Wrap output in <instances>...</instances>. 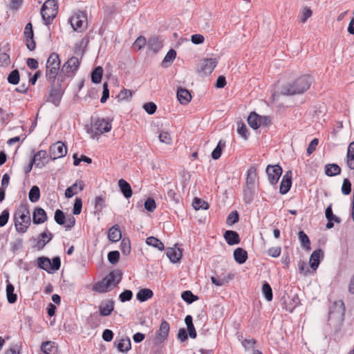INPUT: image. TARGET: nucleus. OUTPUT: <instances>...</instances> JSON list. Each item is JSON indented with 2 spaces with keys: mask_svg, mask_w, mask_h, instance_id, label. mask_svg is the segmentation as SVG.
Returning <instances> with one entry per match:
<instances>
[{
  "mask_svg": "<svg viewBox=\"0 0 354 354\" xmlns=\"http://www.w3.org/2000/svg\"><path fill=\"white\" fill-rule=\"evenodd\" d=\"M167 195L168 196V198L174 201L175 203H179V196L176 194V190L174 189H169L168 191H167Z\"/></svg>",
  "mask_w": 354,
  "mask_h": 354,
  "instance_id": "69168bd1",
  "label": "nucleus"
},
{
  "mask_svg": "<svg viewBox=\"0 0 354 354\" xmlns=\"http://www.w3.org/2000/svg\"><path fill=\"white\" fill-rule=\"evenodd\" d=\"M153 291L149 288H142L136 295L137 299L140 301H145L153 297Z\"/></svg>",
  "mask_w": 354,
  "mask_h": 354,
  "instance_id": "f704fd0d",
  "label": "nucleus"
},
{
  "mask_svg": "<svg viewBox=\"0 0 354 354\" xmlns=\"http://www.w3.org/2000/svg\"><path fill=\"white\" fill-rule=\"evenodd\" d=\"M48 219L47 214L45 210L41 207L35 209L32 214V222L35 224H41L45 223Z\"/></svg>",
  "mask_w": 354,
  "mask_h": 354,
  "instance_id": "f3484780",
  "label": "nucleus"
},
{
  "mask_svg": "<svg viewBox=\"0 0 354 354\" xmlns=\"http://www.w3.org/2000/svg\"><path fill=\"white\" fill-rule=\"evenodd\" d=\"M28 198L32 203H36L39 200L40 191L37 186L32 187L28 194Z\"/></svg>",
  "mask_w": 354,
  "mask_h": 354,
  "instance_id": "c03bdc74",
  "label": "nucleus"
},
{
  "mask_svg": "<svg viewBox=\"0 0 354 354\" xmlns=\"http://www.w3.org/2000/svg\"><path fill=\"white\" fill-rule=\"evenodd\" d=\"M105 207V197L98 196L95 198V209L101 211Z\"/></svg>",
  "mask_w": 354,
  "mask_h": 354,
  "instance_id": "5fc2aeb1",
  "label": "nucleus"
},
{
  "mask_svg": "<svg viewBox=\"0 0 354 354\" xmlns=\"http://www.w3.org/2000/svg\"><path fill=\"white\" fill-rule=\"evenodd\" d=\"M156 207L155 201L153 198H147L145 202V208L149 212H153Z\"/></svg>",
  "mask_w": 354,
  "mask_h": 354,
  "instance_id": "680f3d73",
  "label": "nucleus"
},
{
  "mask_svg": "<svg viewBox=\"0 0 354 354\" xmlns=\"http://www.w3.org/2000/svg\"><path fill=\"white\" fill-rule=\"evenodd\" d=\"M58 12V3L55 0H47L41 8V15L45 24L50 25Z\"/></svg>",
  "mask_w": 354,
  "mask_h": 354,
  "instance_id": "39448f33",
  "label": "nucleus"
},
{
  "mask_svg": "<svg viewBox=\"0 0 354 354\" xmlns=\"http://www.w3.org/2000/svg\"><path fill=\"white\" fill-rule=\"evenodd\" d=\"M216 65L217 61L216 60V59H205L201 62V71L205 75L211 74L216 68Z\"/></svg>",
  "mask_w": 354,
  "mask_h": 354,
  "instance_id": "2eb2a0df",
  "label": "nucleus"
},
{
  "mask_svg": "<svg viewBox=\"0 0 354 354\" xmlns=\"http://www.w3.org/2000/svg\"><path fill=\"white\" fill-rule=\"evenodd\" d=\"M225 147V141L223 140H220L218 142L217 146L213 150L212 153V157L214 160H218L221 154L223 149Z\"/></svg>",
  "mask_w": 354,
  "mask_h": 354,
  "instance_id": "58836bf2",
  "label": "nucleus"
},
{
  "mask_svg": "<svg viewBox=\"0 0 354 354\" xmlns=\"http://www.w3.org/2000/svg\"><path fill=\"white\" fill-rule=\"evenodd\" d=\"M257 177V169L255 165H251L246 174V183L248 185H254Z\"/></svg>",
  "mask_w": 354,
  "mask_h": 354,
  "instance_id": "c85d7f7f",
  "label": "nucleus"
},
{
  "mask_svg": "<svg viewBox=\"0 0 354 354\" xmlns=\"http://www.w3.org/2000/svg\"><path fill=\"white\" fill-rule=\"evenodd\" d=\"M114 310V302L112 300H106L99 306L101 316H109Z\"/></svg>",
  "mask_w": 354,
  "mask_h": 354,
  "instance_id": "aec40b11",
  "label": "nucleus"
},
{
  "mask_svg": "<svg viewBox=\"0 0 354 354\" xmlns=\"http://www.w3.org/2000/svg\"><path fill=\"white\" fill-rule=\"evenodd\" d=\"M313 81V79L310 75H301L292 82L283 84L281 93L284 95L302 94L310 88Z\"/></svg>",
  "mask_w": 354,
  "mask_h": 354,
  "instance_id": "f257e3e1",
  "label": "nucleus"
},
{
  "mask_svg": "<svg viewBox=\"0 0 354 354\" xmlns=\"http://www.w3.org/2000/svg\"><path fill=\"white\" fill-rule=\"evenodd\" d=\"M80 64V60L76 57H71L63 65L62 71L68 77L71 76L77 70Z\"/></svg>",
  "mask_w": 354,
  "mask_h": 354,
  "instance_id": "9d476101",
  "label": "nucleus"
},
{
  "mask_svg": "<svg viewBox=\"0 0 354 354\" xmlns=\"http://www.w3.org/2000/svg\"><path fill=\"white\" fill-rule=\"evenodd\" d=\"M176 51L174 50H173V49L169 50L167 52V55H165V58L163 59V63H165V62L171 63V62H173V61L176 58Z\"/></svg>",
  "mask_w": 354,
  "mask_h": 354,
  "instance_id": "774afa93",
  "label": "nucleus"
},
{
  "mask_svg": "<svg viewBox=\"0 0 354 354\" xmlns=\"http://www.w3.org/2000/svg\"><path fill=\"white\" fill-rule=\"evenodd\" d=\"M115 274L113 272H111L100 281L95 283L93 285L92 290L99 293L107 292L119 283L120 278L116 282H115Z\"/></svg>",
  "mask_w": 354,
  "mask_h": 354,
  "instance_id": "423d86ee",
  "label": "nucleus"
},
{
  "mask_svg": "<svg viewBox=\"0 0 354 354\" xmlns=\"http://www.w3.org/2000/svg\"><path fill=\"white\" fill-rule=\"evenodd\" d=\"M59 55L53 53L47 59L46 66V77L50 84H54L60 68Z\"/></svg>",
  "mask_w": 354,
  "mask_h": 354,
  "instance_id": "20e7f679",
  "label": "nucleus"
},
{
  "mask_svg": "<svg viewBox=\"0 0 354 354\" xmlns=\"http://www.w3.org/2000/svg\"><path fill=\"white\" fill-rule=\"evenodd\" d=\"M224 238L227 244L232 245L238 244L240 242V238L239 234L232 230H227L224 234Z\"/></svg>",
  "mask_w": 354,
  "mask_h": 354,
  "instance_id": "5701e85b",
  "label": "nucleus"
},
{
  "mask_svg": "<svg viewBox=\"0 0 354 354\" xmlns=\"http://www.w3.org/2000/svg\"><path fill=\"white\" fill-rule=\"evenodd\" d=\"M62 96V92L61 89L53 88L50 91V93L47 97V102H50L55 104L56 106L59 105Z\"/></svg>",
  "mask_w": 354,
  "mask_h": 354,
  "instance_id": "6ab92c4d",
  "label": "nucleus"
},
{
  "mask_svg": "<svg viewBox=\"0 0 354 354\" xmlns=\"http://www.w3.org/2000/svg\"><path fill=\"white\" fill-rule=\"evenodd\" d=\"M324 257V252L321 249L315 250L310 255L309 263L310 268L315 271L319 263H320V259L323 258Z\"/></svg>",
  "mask_w": 354,
  "mask_h": 354,
  "instance_id": "dca6fc26",
  "label": "nucleus"
},
{
  "mask_svg": "<svg viewBox=\"0 0 354 354\" xmlns=\"http://www.w3.org/2000/svg\"><path fill=\"white\" fill-rule=\"evenodd\" d=\"M239 219V215L237 211H232L227 216L226 223L228 225H232L233 224L237 223Z\"/></svg>",
  "mask_w": 354,
  "mask_h": 354,
  "instance_id": "3c124183",
  "label": "nucleus"
},
{
  "mask_svg": "<svg viewBox=\"0 0 354 354\" xmlns=\"http://www.w3.org/2000/svg\"><path fill=\"white\" fill-rule=\"evenodd\" d=\"M67 148L64 143L59 141L50 147V154L53 159L62 158L66 155Z\"/></svg>",
  "mask_w": 354,
  "mask_h": 354,
  "instance_id": "9b49d317",
  "label": "nucleus"
},
{
  "mask_svg": "<svg viewBox=\"0 0 354 354\" xmlns=\"http://www.w3.org/2000/svg\"><path fill=\"white\" fill-rule=\"evenodd\" d=\"M262 292L265 298L268 301L272 299V290L268 283L266 282L263 283L262 287Z\"/></svg>",
  "mask_w": 354,
  "mask_h": 354,
  "instance_id": "de8ad7c7",
  "label": "nucleus"
},
{
  "mask_svg": "<svg viewBox=\"0 0 354 354\" xmlns=\"http://www.w3.org/2000/svg\"><path fill=\"white\" fill-rule=\"evenodd\" d=\"M108 238L112 242H117L122 238V232L118 225H114L108 232Z\"/></svg>",
  "mask_w": 354,
  "mask_h": 354,
  "instance_id": "4be33fe9",
  "label": "nucleus"
},
{
  "mask_svg": "<svg viewBox=\"0 0 354 354\" xmlns=\"http://www.w3.org/2000/svg\"><path fill=\"white\" fill-rule=\"evenodd\" d=\"M70 23L74 30L83 32L87 28V14L82 11L75 12L71 18Z\"/></svg>",
  "mask_w": 354,
  "mask_h": 354,
  "instance_id": "0eeeda50",
  "label": "nucleus"
},
{
  "mask_svg": "<svg viewBox=\"0 0 354 354\" xmlns=\"http://www.w3.org/2000/svg\"><path fill=\"white\" fill-rule=\"evenodd\" d=\"M260 115L256 113H251L248 118V122L250 127L257 129L261 127Z\"/></svg>",
  "mask_w": 354,
  "mask_h": 354,
  "instance_id": "473e14b6",
  "label": "nucleus"
},
{
  "mask_svg": "<svg viewBox=\"0 0 354 354\" xmlns=\"http://www.w3.org/2000/svg\"><path fill=\"white\" fill-rule=\"evenodd\" d=\"M159 140L161 142L170 145L172 142L171 137L167 131H162L159 135Z\"/></svg>",
  "mask_w": 354,
  "mask_h": 354,
  "instance_id": "4d7b16f0",
  "label": "nucleus"
},
{
  "mask_svg": "<svg viewBox=\"0 0 354 354\" xmlns=\"http://www.w3.org/2000/svg\"><path fill=\"white\" fill-rule=\"evenodd\" d=\"M120 250L125 256L129 255L131 251V243L129 239H123L120 243Z\"/></svg>",
  "mask_w": 354,
  "mask_h": 354,
  "instance_id": "a18cd8bd",
  "label": "nucleus"
},
{
  "mask_svg": "<svg viewBox=\"0 0 354 354\" xmlns=\"http://www.w3.org/2000/svg\"><path fill=\"white\" fill-rule=\"evenodd\" d=\"M118 349L122 353L127 352L131 348V341L129 338H123L116 343Z\"/></svg>",
  "mask_w": 354,
  "mask_h": 354,
  "instance_id": "c9c22d12",
  "label": "nucleus"
},
{
  "mask_svg": "<svg viewBox=\"0 0 354 354\" xmlns=\"http://www.w3.org/2000/svg\"><path fill=\"white\" fill-rule=\"evenodd\" d=\"M341 168L336 164H328L325 166V174L328 176H334L339 174Z\"/></svg>",
  "mask_w": 354,
  "mask_h": 354,
  "instance_id": "e433bc0d",
  "label": "nucleus"
},
{
  "mask_svg": "<svg viewBox=\"0 0 354 354\" xmlns=\"http://www.w3.org/2000/svg\"><path fill=\"white\" fill-rule=\"evenodd\" d=\"M146 243L148 245L157 248L160 251H162L165 249L164 243L154 236H149L147 238Z\"/></svg>",
  "mask_w": 354,
  "mask_h": 354,
  "instance_id": "72a5a7b5",
  "label": "nucleus"
},
{
  "mask_svg": "<svg viewBox=\"0 0 354 354\" xmlns=\"http://www.w3.org/2000/svg\"><path fill=\"white\" fill-rule=\"evenodd\" d=\"M347 165L351 169H354V144L348 145L347 151Z\"/></svg>",
  "mask_w": 354,
  "mask_h": 354,
  "instance_id": "4c0bfd02",
  "label": "nucleus"
},
{
  "mask_svg": "<svg viewBox=\"0 0 354 354\" xmlns=\"http://www.w3.org/2000/svg\"><path fill=\"white\" fill-rule=\"evenodd\" d=\"M143 109L149 114H153L156 112L157 106L153 102H147L143 105Z\"/></svg>",
  "mask_w": 354,
  "mask_h": 354,
  "instance_id": "e2e57ef3",
  "label": "nucleus"
},
{
  "mask_svg": "<svg viewBox=\"0 0 354 354\" xmlns=\"http://www.w3.org/2000/svg\"><path fill=\"white\" fill-rule=\"evenodd\" d=\"M53 237V235L50 232H44L39 234V240L36 246L39 250L42 249L45 245L48 243Z\"/></svg>",
  "mask_w": 354,
  "mask_h": 354,
  "instance_id": "b1692460",
  "label": "nucleus"
},
{
  "mask_svg": "<svg viewBox=\"0 0 354 354\" xmlns=\"http://www.w3.org/2000/svg\"><path fill=\"white\" fill-rule=\"evenodd\" d=\"M312 15L313 10L307 6L303 7L300 10L298 15L299 22L305 24L306 21L312 16Z\"/></svg>",
  "mask_w": 354,
  "mask_h": 354,
  "instance_id": "7c9ffc66",
  "label": "nucleus"
},
{
  "mask_svg": "<svg viewBox=\"0 0 354 354\" xmlns=\"http://www.w3.org/2000/svg\"><path fill=\"white\" fill-rule=\"evenodd\" d=\"M234 260L239 264L244 263L248 259V252L241 248H238L234 251Z\"/></svg>",
  "mask_w": 354,
  "mask_h": 354,
  "instance_id": "cd10ccee",
  "label": "nucleus"
},
{
  "mask_svg": "<svg viewBox=\"0 0 354 354\" xmlns=\"http://www.w3.org/2000/svg\"><path fill=\"white\" fill-rule=\"evenodd\" d=\"M15 288L12 284L8 283L6 286V296L8 301L10 304H14L16 302L17 296L14 293Z\"/></svg>",
  "mask_w": 354,
  "mask_h": 354,
  "instance_id": "ea45409f",
  "label": "nucleus"
},
{
  "mask_svg": "<svg viewBox=\"0 0 354 354\" xmlns=\"http://www.w3.org/2000/svg\"><path fill=\"white\" fill-rule=\"evenodd\" d=\"M24 38L26 40V44L27 48L30 50H35L36 48V44L33 39L34 33H33V30H32V25L30 22L28 23L26 25L25 28H24Z\"/></svg>",
  "mask_w": 354,
  "mask_h": 354,
  "instance_id": "f8f14e48",
  "label": "nucleus"
},
{
  "mask_svg": "<svg viewBox=\"0 0 354 354\" xmlns=\"http://www.w3.org/2000/svg\"><path fill=\"white\" fill-rule=\"evenodd\" d=\"M325 214L328 221H333L337 223H340V219L333 214L331 206H328L326 208Z\"/></svg>",
  "mask_w": 354,
  "mask_h": 354,
  "instance_id": "6e6d98bb",
  "label": "nucleus"
},
{
  "mask_svg": "<svg viewBox=\"0 0 354 354\" xmlns=\"http://www.w3.org/2000/svg\"><path fill=\"white\" fill-rule=\"evenodd\" d=\"M103 75V69L101 66L96 67L91 73V81L95 84L101 82Z\"/></svg>",
  "mask_w": 354,
  "mask_h": 354,
  "instance_id": "a19ab883",
  "label": "nucleus"
},
{
  "mask_svg": "<svg viewBox=\"0 0 354 354\" xmlns=\"http://www.w3.org/2000/svg\"><path fill=\"white\" fill-rule=\"evenodd\" d=\"M266 172L268 175L269 183L272 185H276L281 176L283 169L279 165H268L266 167Z\"/></svg>",
  "mask_w": 354,
  "mask_h": 354,
  "instance_id": "1a4fd4ad",
  "label": "nucleus"
},
{
  "mask_svg": "<svg viewBox=\"0 0 354 354\" xmlns=\"http://www.w3.org/2000/svg\"><path fill=\"white\" fill-rule=\"evenodd\" d=\"M169 330V323L165 320H162L156 334V342L157 343H162L166 340L168 337Z\"/></svg>",
  "mask_w": 354,
  "mask_h": 354,
  "instance_id": "ddd939ff",
  "label": "nucleus"
},
{
  "mask_svg": "<svg viewBox=\"0 0 354 354\" xmlns=\"http://www.w3.org/2000/svg\"><path fill=\"white\" fill-rule=\"evenodd\" d=\"M47 157V153L44 150L39 151L36 153V154L32 158L30 162V169L32 168V165L35 164L37 167H40L44 165L43 160L46 159Z\"/></svg>",
  "mask_w": 354,
  "mask_h": 354,
  "instance_id": "a878e982",
  "label": "nucleus"
},
{
  "mask_svg": "<svg viewBox=\"0 0 354 354\" xmlns=\"http://www.w3.org/2000/svg\"><path fill=\"white\" fill-rule=\"evenodd\" d=\"M120 259V252L118 251H111L108 254V260L112 264H115Z\"/></svg>",
  "mask_w": 354,
  "mask_h": 354,
  "instance_id": "13d9d810",
  "label": "nucleus"
},
{
  "mask_svg": "<svg viewBox=\"0 0 354 354\" xmlns=\"http://www.w3.org/2000/svg\"><path fill=\"white\" fill-rule=\"evenodd\" d=\"M192 205L196 210L200 209H207L209 207L207 203L198 198L194 199Z\"/></svg>",
  "mask_w": 354,
  "mask_h": 354,
  "instance_id": "49530a36",
  "label": "nucleus"
},
{
  "mask_svg": "<svg viewBox=\"0 0 354 354\" xmlns=\"http://www.w3.org/2000/svg\"><path fill=\"white\" fill-rule=\"evenodd\" d=\"M299 239L301 242V244L303 248H304L307 250H310V241L308 236L304 231H299Z\"/></svg>",
  "mask_w": 354,
  "mask_h": 354,
  "instance_id": "37998d69",
  "label": "nucleus"
},
{
  "mask_svg": "<svg viewBox=\"0 0 354 354\" xmlns=\"http://www.w3.org/2000/svg\"><path fill=\"white\" fill-rule=\"evenodd\" d=\"M177 97L181 104H187L192 100L190 93L185 88H180L178 90Z\"/></svg>",
  "mask_w": 354,
  "mask_h": 354,
  "instance_id": "bb28decb",
  "label": "nucleus"
},
{
  "mask_svg": "<svg viewBox=\"0 0 354 354\" xmlns=\"http://www.w3.org/2000/svg\"><path fill=\"white\" fill-rule=\"evenodd\" d=\"M118 186L120 191L126 198H129L132 196V189L130 184L124 179H120L118 181Z\"/></svg>",
  "mask_w": 354,
  "mask_h": 354,
  "instance_id": "393cba45",
  "label": "nucleus"
},
{
  "mask_svg": "<svg viewBox=\"0 0 354 354\" xmlns=\"http://www.w3.org/2000/svg\"><path fill=\"white\" fill-rule=\"evenodd\" d=\"M112 129L111 122L104 118H97L93 119L91 122V127L87 132L92 138H95L105 133L109 132Z\"/></svg>",
  "mask_w": 354,
  "mask_h": 354,
  "instance_id": "7ed1b4c3",
  "label": "nucleus"
},
{
  "mask_svg": "<svg viewBox=\"0 0 354 354\" xmlns=\"http://www.w3.org/2000/svg\"><path fill=\"white\" fill-rule=\"evenodd\" d=\"M82 207V201L80 198H76L74 205H73V214L78 215L81 213Z\"/></svg>",
  "mask_w": 354,
  "mask_h": 354,
  "instance_id": "052dcab7",
  "label": "nucleus"
},
{
  "mask_svg": "<svg viewBox=\"0 0 354 354\" xmlns=\"http://www.w3.org/2000/svg\"><path fill=\"white\" fill-rule=\"evenodd\" d=\"M345 313L344 303L342 300H338L334 302L333 306L330 310V314L337 313L341 317L344 316Z\"/></svg>",
  "mask_w": 354,
  "mask_h": 354,
  "instance_id": "2f4dec72",
  "label": "nucleus"
},
{
  "mask_svg": "<svg viewBox=\"0 0 354 354\" xmlns=\"http://www.w3.org/2000/svg\"><path fill=\"white\" fill-rule=\"evenodd\" d=\"M8 82L11 84H17L19 82V73L18 70L12 71L8 77Z\"/></svg>",
  "mask_w": 354,
  "mask_h": 354,
  "instance_id": "8fccbe9b",
  "label": "nucleus"
},
{
  "mask_svg": "<svg viewBox=\"0 0 354 354\" xmlns=\"http://www.w3.org/2000/svg\"><path fill=\"white\" fill-rule=\"evenodd\" d=\"M319 144V140L317 138H314L309 144L307 148V153L308 155L312 154L315 150Z\"/></svg>",
  "mask_w": 354,
  "mask_h": 354,
  "instance_id": "338daca9",
  "label": "nucleus"
},
{
  "mask_svg": "<svg viewBox=\"0 0 354 354\" xmlns=\"http://www.w3.org/2000/svg\"><path fill=\"white\" fill-rule=\"evenodd\" d=\"M13 221L16 231L24 234L28 231L30 224V212L27 203H21L17 207L13 215Z\"/></svg>",
  "mask_w": 354,
  "mask_h": 354,
  "instance_id": "f03ea898",
  "label": "nucleus"
},
{
  "mask_svg": "<svg viewBox=\"0 0 354 354\" xmlns=\"http://www.w3.org/2000/svg\"><path fill=\"white\" fill-rule=\"evenodd\" d=\"M292 174L290 170L287 171L282 177L279 186V192L281 194H286L290 190L292 185Z\"/></svg>",
  "mask_w": 354,
  "mask_h": 354,
  "instance_id": "4468645a",
  "label": "nucleus"
},
{
  "mask_svg": "<svg viewBox=\"0 0 354 354\" xmlns=\"http://www.w3.org/2000/svg\"><path fill=\"white\" fill-rule=\"evenodd\" d=\"M38 266L50 273L55 270H58L61 266V261L59 257H55L53 261L45 257H39L37 259Z\"/></svg>",
  "mask_w": 354,
  "mask_h": 354,
  "instance_id": "6e6552de",
  "label": "nucleus"
},
{
  "mask_svg": "<svg viewBox=\"0 0 354 354\" xmlns=\"http://www.w3.org/2000/svg\"><path fill=\"white\" fill-rule=\"evenodd\" d=\"M185 322L187 324L190 337L195 338L196 337V331L192 322V317L191 315H187L185 317Z\"/></svg>",
  "mask_w": 354,
  "mask_h": 354,
  "instance_id": "79ce46f5",
  "label": "nucleus"
},
{
  "mask_svg": "<svg viewBox=\"0 0 354 354\" xmlns=\"http://www.w3.org/2000/svg\"><path fill=\"white\" fill-rule=\"evenodd\" d=\"M41 350L45 354H56L57 352V347L55 342L48 341L42 343Z\"/></svg>",
  "mask_w": 354,
  "mask_h": 354,
  "instance_id": "c756f323",
  "label": "nucleus"
},
{
  "mask_svg": "<svg viewBox=\"0 0 354 354\" xmlns=\"http://www.w3.org/2000/svg\"><path fill=\"white\" fill-rule=\"evenodd\" d=\"M166 254L172 263H177L182 257V251L180 248H167Z\"/></svg>",
  "mask_w": 354,
  "mask_h": 354,
  "instance_id": "412c9836",
  "label": "nucleus"
},
{
  "mask_svg": "<svg viewBox=\"0 0 354 354\" xmlns=\"http://www.w3.org/2000/svg\"><path fill=\"white\" fill-rule=\"evenodd\" d=\"M256 344L257 341L254 339H245L241 342V344L245 350L254 348Z\"/></svg>",
  "mask_w": 354,
  "mask_h": 354,
  "instance_id": "bf43d9fd",
  "label": "nucleus"
},
{
  "mask_svg": "<svg viewBox=\"0 0 354 354\" xmlns=\"http://www.w3.org/2000/svg\"><path fill=\"white\" fill-rule=\"evenodd\" d=\"M55 222L59 225H64L66 222V216L64 212L60 209H57L54 216Z\"/></svg>",
  "mask_w": 354,
  "mask_h": 354,
  "instance_id": "603ef678",
  "label": "nucleus"
},
{
  "mask_svg": "<svg viewBox=\"0 0 354 354\" xmlns=\"http://www.w3.org/2000/svg\"><path fill=\"white\" fill-rule=\"evenodd\" d=\"M133 297V293L131 290H126L124 292H122L119 298L121 301L125 302L127 301H130Z\"/></svg>",
  "mask_w": 354,
  "mask_h": 354,
  "instance_id": "0e129e2a",
  "label": "nucleus"
},
{
  "mask_svg": "<svg viewBox=\"0 0 354 354\" xmlns=\"http://www.w3.org/2000/svg\"><path fill=\"white\" fill-rule=\"evenodd\" d=\"M84 188V183L82 180L76 181L72 186L68 187L65 191L66 198H71L74 195L82 191Z\"/></svg>",
  "mask_w": 354,
  "mask_h": 354,
  "instance_id": "a211bd4d",
  "label": "nucleus"
},
{
  "mask_svg": "<svg viewBox=\"0 0 354 354\" xmlns=\"http://www.w3.org/2000/svg\"><path fill=\"white\" fill-rule=\"evenodd\" d=\"M182 299L189 304H191L198 299V297L193 295L189 290H186L182 293Z\"/></svg>",
  "mask_w": 354,
  "mask_h": 354,
  "instance_id": "09e8293b",
  "label": "nucleus"
},
{
  "mask_svg": "<svg viewBox=\"0 0 354 354\" xmlns=\"http://www.w3.org/2000/svg\"><path fill=\"white\" fill-rule=\"evenodd\" d=\"M149 46L154 51H158L161 47L162 44L158 38H151L148 41Z\"/></svg>",
  "mask_w": 354,
  "mask_h": 354,
  "instance_id": "864d4df0",
  "label": "nucleus"
}]
</instances>
